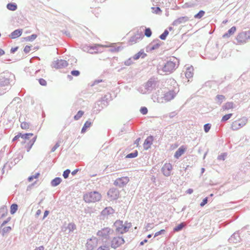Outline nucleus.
Masks as SVG:
<instances>
[{
  "label": "nucleus",
  "instance_id": "5701e85b",
  "mask_svg": "<svg viewBox=\"0 0 250 250\" xmlns=\"http://www.w3.org/2000/svg\"><path fill=\"white\" fill-rule=\"evenodd\" d=\"M147 56L146 54L144 52V51L143 49H141L138 53L135 54L133 57V59L134 60H137L140 58H141L142 59H144L146 56Z\"/></svg>",
  "mask_w": 250,
  "mask_h": 250
},
{
  "label": "nucleus",
  "instance_id": "bb28decb",
  "mask_svg": "<svg viewBox=\"0 0 250 250\" xmlns=\"http://www.w3.org/2000/svg\"><path fill=\"white\" fill-rule=\"evenodd\" d=\"M240 237L238 233H233L231 237L229 238V241L230 242L237 243L239 241Z\"/></svg>",
  "mask_w": 250,
  "mask_h": 250
},
{
  "label": "nucleus",
  "instance_id": "a878e982",
  "mask_svg": "<svg viewBox=\"0 0 250 250\" xmlns=\"http://www.w3.org/2000/svg\"><path fill=\"white\" fill-rule=\"evenodd\" d=\"M153 6H165L167 0H150Z\"/></svg>",
  "mask_w": 250,
  "mask_h": 250
},
{
  "label": "nucleus",
  "instance_id": "72a5a7b5",
  "mask_svg": "<svg viewBox=\"0 0 250 250\" xmlns=\"http://www.w3.org/2000/svg\"><path fill=\"white\" fill-rule=\"evenodd\" d=\"M233 103L232 102H227L223 106V110H229L233 108Z\"/></svg>",
  "mask_w": 250,
  "mask_h": 250
},
{
  "label": "nucleus",
  "instance_id": "39448f33",
  "mask_svg": "<svg viewBox=\"0 0 250 250\" xmlns=\"http://www.w3.org/2000/svg\"><path fill=\"white\" fill-rule=\"evenodd\" d=\"M114 232L113 229L108 227H106L99 230L97 232V235L101 237L102 239L107 240L109 238L110 235Z\"/></svg>",
  "mask_w": 250,
  "mask_h": 250
},
{
  "label": "nucleus",
  "instance_id": "cd10ccee",
  "mask_svg": "<svg viewBox=\"0 0 250 250\" xmlns=\"http://www.w3.org/2000/svg\"><path fill=\"white\" fill-rule=\"evenodd\" d=\"M37 139V136H35L31 140H29L26 146L27 148V151L29 152L32 147L33 145H34V143L35 142L36 140Z\"/></svg>",
  "mask_w": 250,
  "mask_h": 250
},
{
  "label": "nucleus",
  "instance_id": "f3484780",
  "mask_svg": "<svg viewBox=\"0 0 250 250\" xmlns=\"http://www.w3.org/2000/svg\"><path fill=\"white\" fill-rule=\"evenodd\" d=\"M189 20V18L188 16L181 17L174 20L172 25L173 26H177L180 24L185 23Z\"/></svg>",
  "mask_w": 250,
  "mask_h": 250
},
{
  "label": "nucleus",
  "instance_id": "aec40b11",
  "mask_svg": "<svg viewBox=\"0 0 250 250\" xmlns=\"http://www.w3.org/2000/svg\"><path fill=\"white\" fill-rule=\"evenodd\" d=\"M155 86V81L152 79H150L146 83L145 85V89L147 90V91L150 92L154 88Z\"/></svg>",
  "mask_w": 250,
  "mask_h": 250
},
{
  "label": "nucleus",
  "instance_id": "bf43d9fd",
  "mask_svg": "<svg viewBox=\"0 0 250 250\" xmlns=\"http://www.w3.org/2000/svg\"><path fill=\"white\" fill-rule=\"evenodd\" d=\"M38 81H39V83L41 85H42V86H45L47 84V82L46 81L42 79V78H40L38 80Z\"/></svg>",
  "mask_w": 250,
  "mask_h": 250
},
{
  "label": "nucleus",
  "instance_id": "f03ea898",
  "mask_svg": "<svg viewBox=\"0 0 250 250\" xmlns=\"http://www.w3.org/2000/svg\"><path fill=\"white\" fill-rule=\"evenodd\" d=\"M113 226L115 228V232L117 234H122L128 231L131 227V224L127 222L124 224L123 221L118 220L115 221Z\"/></svg>",
  "mask_w": 250,
  "mask_h": 250
},
{
  "label": "nucleus",
  "instance_id": "052dcab7",
  "mask_svg": "<svg viewBox=\"0 0 250 250\" xmlns=\"http://www.w3.org/2000/svg\"><path fill=\"white\" fill-rule=\"evenodd\" d=\"M71 74L72 76L77 77L80 75V72L79 70H73L71 71Z\"/></svg>",
  "mask_w": 250,
  "mask_h": 250
},
{
  "label": "nucleus",
  "instance_id": "a19ab883",
  "mask_svg": "<svg viewBox=\"0 0 250 250\" xmlns=\"http://www.w3.org/2000/svg\"><path fill=\"white\" fill-rule=\"evenodd\" d=\"M138 152L137 150H135L134 152L132 153H130L128 154L125 158H134L138 156Z\"/></svg>",
  "mask_w": 250,
  "mask_h": 250
},
{
  "label": "nucleus",
  "instance_id": "37998d69",
  "mask_svg": "<svg viewBox=\"0 0 250 250\" xmlns=\"http://www.w3.org/2000/svg\"><path fill=\"white\" fill-rule=\"evenodd\" d=\"M169 34V31L166 29L164 32L159 36V38L162 40H165L167 38V37Z\"/></svg>",
  "mask_w": 250,
  "mask_h": 250
},
{
  "label": "nucleus",
  "instance_id": "473e14b6",
  "mask_svg": "<svg viewBox=\"0 0 250 250\" xmlns=\"http://www.w3.org/2000/svg\"><path fill=\"white\" fill-rule=\"evenodd\" d=\"M6 7L8 10L11 11H15L18 8L17 4L14 2L8 3L6 5Z\"/></svg>",
  "mask_w": 250,
  "mask_h": 250
},
{
  "label": "nucleus",
  "instance_id": "7ed1b4c3",
  "mask_svg": "<svg viewBox=\"0 0 250 250\" xmlns=\"http://www.w3.org/2000/svg\"><path fill=\"white\" fill-rule=\"evenodd\" d=\"M101 194L99 192L96 191L86 193L83 195V200L87 203L99 202L101 199Z\"/></svg>",
  "mask_w": 250,
  "mask_h": 250
},
{
  "label": "nucleus",
  "instance_id": "4c0bfd02",
  "mask_svg": "<svg viewBox=\"0 0 250 250\" xmlns=\"http://www.w3.org/2000/svg\"><path fill=\"white\" fill-rule=\"evenodd\" d=\"M185 225L184 223H181L178 226H176L173 229V231L175 232H178L181 230L184 227Z\"/></svg>",
  "mask_w": 250,
  "mask_h": 250
},
{
  "label": "nucleus",
  "instance_id": "6e6552de",
  "mask_svg": "<svg viewBox=\"0 0 250 250\" xmlns=\"http://www.w3.org/2000/svg\"><path fill=\"white\" fill-rule=\"evenodd\" d=\"M247 122V118L244 117L239 120L234 121L231 124V128L233 130H236L244 126Z\"/></svg>",
  "mask_w": 250,
  "mask_h": 250
},
{
  "label": "nucleus",
  "instance_id": "4468645a",
  "mask_svg": "<svg viewBox=\"0 0 250 250\" xmlns=\"http://www.w3.org/2000/svg\"><path fill=\"white\" fill-rule=\"evenodd\" d=\"M172 166L170 163L165 164L161 168L163 174L167 177L170 175Z\"/></svg>",
  "mask_w": 250,
  "mask_h": 250
},
{
  "label": "nucleus",
  "instance_id": "0eeeda50",
  "mask_svg": "<svg viewBox=\"0 0 250 250\" xmlns=\"http://www.w3.org/2000/svg\"><path fill=\"white\" fill-rule=\"evenodd\" d=\"M250 39V31H243L240 33L236 37L238 43L244 44Z\"/></svg>",
  "mask_w": 250,
  "mask_h": 250
},
{
  "label": "nucleus",
  "instance_id": "de8ad7c7",
  "mask_svg": "<svg viewBox=\"0 0 250 250\" xmlns=\"http://www.w3.org/2000/svg\"><path fill=\"white\" fill-rule=\"evenodd\" d=\"M33 135V134L32 133H24V134H21V138L24 140H29L30 137L32 136Z\"/></svg>",
  "mask_w": 250,
  "mask_h": 250
},
{
  "label": "nucleus",
  "instance_id": "c03bdc74",
  "mask_svg": "<svg viewBox=\"0 0 250 250\" xmlns=\"http://www.w3.org/2000/svg\"><path fill=\"white\" fill-rule=\"evenodd\" d=\"M205 12L203 10H200L199 11V12L195 14L194 16V18L195 19H201L202 17H203V16L205 15Z\"/></svg>",
  "mask_w": 250,
  "mask_h": 250
},
{
  "label": "nucleus",
  "instance_id": "4d7b16f0",
  "mask_svg": "<svg viewBox=\"0 0 250 250\" xmlns=\"http://www.w3.org/2000/svg\"><path fill=\"white\" fill-rule=\"evenodd\" d=\"M211 127V125L210 124H206L204 125V129L205 132L207 133L209 131Z\"/></svg>",
  "mask_w": 250,
  "mask_h": 250
},
{
  "label": "nucleus",
  "instance_id": "09e8293b",
  "mask_svg": "<svg viewBox=\"0 0 250 250\" xmlns=\"http://www.w3.org/2000/svg\"><path fill=\"white\" fill-rule=\"evenodd\" d=\"M232 115V114H231V113H229V114L225 115L224 116H223V117L221 119V121L223 122H226V121H228L229 119L231 117Z\"/></svg>",
  "mask_w": 250,
  "mask_h": 250
},
{
  "label": "nucleus",
  "instance_id": "dca6fc26",
  "mask_svg": "<svg viewBox=\"0 0 250 250\" xmlns=\"http://www.w3.org/2000/svg\"><path fill=\"white\" fill-rule=\"evenodd\" d=\"M156 42L155 43H153L152 42L147 45L146 47V51L147 52L152 51L154 50L158 49L161 45V42L159 40H156Z\"/></svg>",
  "mask_w": 250,
  "mask_h": 250
},
{
  "label": "nucleus",
  "instance_id": "69168bd1",
  "mask_svg": "<svg viewBox=\"0 0 250 250\" xmlns=\"http://www.w3.org/2000/svg\"><path fill=\"white\" fill-rule=\"evenodd\" d=\"M208 197H206L204 199H203V200H202V201L201 202V203H200V206L201 207H203L206 204H207L208 203Z\"/></svg>",
  "mask_w": 250,
  "mask_h": 250
},
{
  "label": "nucleus",
  "instance_id": "680f3d73",
  "mask_svg": "<svg viewBox=\"0 0 250 250\" xmlns=\"http://www.w3.org/2000/svg\"><path fill=\"white\" fill-rule=\"evenodd\" d=\"M166 232V230L164 229H162L157 232H156L155 234H154V237H156L158 235H161V234H164Z\"/></svg>",
  "mask_w": 250,
  "mask_h": 250
},
{
  "label": "nucleus",
  "instance_id": "9d476101",
  "mask_svg": "<svg viewBox=\"0 0 250 250\" xmlns=\"http://www.w3.org/2000/svg\"><path fill=\"white\" fill-rule=\"evenodd\" d=\"M125 242L124 239L122 236L114 237L111 242V247L116 249Z\"/></svg>",
  "mask_w": 250,
  "mask_h": 250
},
{
  "label": "nucleus",
  "instance_id": "13d9d810",
  "mask_svg": "<svg viewBox=\"0 0 250 250\" xmlns=\"http://www.w3.org/2000/svg\"><path fill=\"white\" fill-rule=\"evenodd\" d=\"M140 112L143 115H146L148 112L147 108L146 107H141L140 108Z\"/></svg>",
  "mask_w": 250,
  "mask_h": 250
},
{
  "label": "nucleus",
  "instance_id": "b1692460",
  "mask_svg": "<svg viewBox=\"0 0 250 250\" xmlns=\"http://www.w3.org/2000/svg\"><path fill=\"white\" fill-rule=\"evenodd\" d=\"M186 151V148L183 146H180L175 152L174 157L178 159Z\"/></svg>",
  "mask_w": 250,
  "mask_h": 250
},
{
  "label": "nucleus",
  "instance_id": "f8f14e48",
  "mask_svg": "<svg viewBox=\"0 0 250 250\" xmlns=\"http://www.w3.org/2000/svg\"><path fill=\"white\" fill-rule=\"evenodd\" d=\"M98 243V239L96 237H93L87 240L86 244L87 250H93L96 247Z\"/></svg>",
  "mask_w": 250,
  "mask_h": 250
},
{
  "label": "nucleus",
  "instance_id": "a211bd4d",
  "mask_svg": "<svg viewBox=\"0 0 250 250\" xmlns=\"http://www.w3.org/2000/svg\"><path fill=\"white\" fill-rule=\"evenodd\" d=\"M115 210L111 207L105 208L101 212V215L104 217H107L109 215L114 214Z\"/></svg>",
  "mask_w": 250,
  "mask_h": 250
},
{
  "label": "nucleus",
  "instance_id": "338daca9",
  "mask_svg": "<svg viewBox=\"0 0 250 250\" xmlns=\"http://www.w3.org/2000/svg\"><path fill=\"white\" fill-rule=\"evenodd\" d=\"M97 250H109V249L106 246H102L98 248Z\"/></svg>",
  "mask_w": 250,
  "mask_h": 250
},
{
  "label": "nucleus",
  "instance_id": "5fc2aeb1",
  "mask_svg": "<svg viewBox=\"0 0 250 250\" xmlns=\"http://www.w3.org/2000/svg\"><path fill=\"white\" fill-rule=\"evenodd\" d=\"M124 64L126 66H130L133 63V60L131 58H129L127 60L125 61L124 62Z\"/></svg>",
  "mask_w": 250,
  "mask_h": 250
},
{
  "label": "nucleus",
  "instance_id": "7c9ffc66",
  "mask_svg": "<svg viewBox=\"0 0 250 250\" xmlns=\"http://www.w3.org/2000/svg\"><path fill=\"white\" fill-rule=\"evenodd\" d=\"M92 125V122L89 121H86L85 123L84 124L83 126L82 130H81V133H84L85 132L86 130L88 128L90 127V126Z\"/></svg>",
  "mask_w": 250,
  "mask_h": 250
},
{
  "label": "nucleus",
  "instance_id": "e433bc0d",
  "mask_svg": "<svg viewBox=\"0 0 250 250\" xmlns=\"http://www.w3.org/2000/svg\"><path fill=\"white\" fill-rule=\"evenodd\" d=\"M7 213V209L5 207H3L0 208V219L5 217Z\"/></svg>",
  "mask_w": 250,
  "mask_h": 250
},
{
  "label": "nucleus",
  "instance_id": "6e6d98bb",
  "mask_svg": "<svg viewBox=\"0 0 250 250\" xmlns=\"http://www.w3.org/2000/svg\"><path fill=\"white\" fill-rule=\"evenodd\" d=\"M70 173V170L69 169H67L65 170L62 174V176L64 179H66L68 177L69 174Z\"/></svg>",
  "mask_w": 250,
  "mask_h": 250
},
{
  "label": "nucleus",
  "instance_id": "ea45409f",
  "mask_svg": "<svg viewBox=\"0 0 250 250\" xmlns=\"http://www.w3.org/2000/svg\"><path fill=\"white\" fill-rule=\"evenodd\" d=\"M18 205L16 204H13L10 207V213L11 214H14L18 209Z\"/></svg>",
  "mask_w": 250,
  "mask_h": 250
},
{
  "label": "nucleus",
  "instance_id": "774afa93",
  "mask_svg": "<svg viewBox=\"0 0 250 250\" xmlns=\"http://www.w3.org/2000/svg\"><path fill=\"white\" fill-rule=\"evenodd\" d=\"M30 46L26 45L23 50L24 52L26 54L28 53L30 51Z\"/></svg>",
  "mask_w": 250,
  "mask_h": 250
},
{
  "label": "nucleus",
  "instance_id": "ddd939ff",
  "mask_svg": "<svg viewBox=\"0 0 250 250\" xmlns=\"http://www.w3.org/2000/svg\"><path fill=\"white\" fill-rule=\"evenodd\" d=\"M107 195L111 200H116L119 197V191L116 188H111L107 192Z\"/></svg>",
  "mask_w": 250,
  "mask_h": 250
},
{
  "label": "nucleus",
  "instance_id": "f704fd0d",
  "mask_svg": "<svg viewBox=\"0 0 250 250\" xmlns=\"http://www.w3.org/2000/svg\"><path fill=\"white\" fill-rule=\"evenodd\" d=\"M193 70V68L188 67L187 69L186 72L185 73V76L187 78H190L192 77L193 73L191 72V70Z\"/></svg>",
  "mask_w": 250,
  "mask_h": 250
},
{
  "label": "nucleus",
  "instance_id": "f257e3e1",
  "mask_svg": "<svg viewBox=\"0 0 250 250\" xmlns=\"http://www.w3.org/2000/svg\"><path fill=\"white\" fill-rule=\"evenodd\" d=\"M178 66L176 59L173 57L161 63H159L157 65V69L158 73L161 75H162L163 73L169 74L173 72L178 67Z\"/></svg>",
  "mask_w": 250,
  "mask_h": 250
},
{
  "label": "nucleus",
  "instance_id": "a18cd8bd",
  "mask_svg": "<svg viewBox=\"0 0 250 250\" xmlns=\"http://www.w3.org/2000/svg\"><path fill=\"white\" fill-rule=\"evenodd\" d=\"M144 34H145V35L147 37V38H149L152 35V31H151V30L150 28H146L145 30V32H144Z\"/></svg>",
  "mask_w": 250,
  "mask_h": 250
},
{
  "label": "nucleus",
  "instance_id": "412c9836",
  "mask_svg": "<svg viewBox=\"0 0 250 250\" xmlns=\"http://www.w3.org/2000/svg\"><path fill=\"white\" fill-rule=\"evenodd\" d=\"M153 141V137L149 136L146 138L144 143V148L145 150H147L150 147Z\"/></svg>",
  "mask_w": 250,
  "mask_h": 250
},
{
  "label": "nucleus",
  "instance_id": "49530a36",
  "mask_svg": "<svg viewBox=\"0 0 250 250\" xmlns=\"http://www.w3.org/2000/svg\"><path fill=\"white\" fill-rule=\"evenodd\" d=\"M84 112L83 111H82V110H79L77 113L76 114V115H75L74 117V119L75 120H79L81 117L83 115Z\"/></svg>",
  "mask_w": 250,
  "mask_h": 250
},
{
  "label": "nucleus",
  "instance_id": "3c124183",
  "mask_svg": "<svg viewBox=\"0 0 250 250\" xmlns=\"http://www.w3.org/2000/svg\"><path fill=\"white\" fill-rule=\"evenodd\" d=\"M21 127L23 129H28L29 127V124L27 122H23L21 123Z\"/></svg>",
  "mask_w": 250,
  "mask_h": 250
},
{
  "label": "nucleus",
  "instance_id": "864d4df0",
  "mask_svg": "<svg viewBox=\"0 0 250 250\" xmlns=\"http://www.w3.org/2000/svg\"><path fill=\"white\" fill-rule=\"evenodd\" d=\"M227 154L226 153H223L217 157V159L219 160L224 161L227 157Z\"/></svg>",
  "mask_w": 250,
  "mask_h": 250
},
{
  "label": "nucleus",
  "instance_id": "4be33fe9",
  "mask_svg": "<svg viewBox=\"0 0 250 250\" xmlns=\"http://www.w3.org/2000/svg\"><path fill=\"white\" fill-rule=\"evenodd\" d=\"M22 33V29H18L13 31L10 35L9 37L12 39H15L20 37Z\"/></svg>",
  "mask_w": 250,
  "mask_h": 250
},
{
  "label": "nucleus",
  "instance_id": "1a4fd4ad",
  "mask_svg": "<svg viewBox=\"0 0 250 250\" xmlns=\"http://www.w3.org/2000/svg\"><path fill=\"white\" fill-rule=\"evenodd\" d=\"M129 179L128 177H122L121 178H118L116 179L114 182L113 184L119 188H122L124 187L129 182Z\"/></svg>",
  "mask_w": 250,
  "mask_h": 250
},
{
  "label": "nucleus",
  "instance_id": "603ef678",
  "mask_svg": "<svg viewBox=\"0 0 250 250\" xmlns=\"http://www.w3.org/2000/svg\"><path fill=\"white\" fill-rule=\"evenodd\" d=\"M11 229V227L9 226L3 228L2 230V235L4 236L5 233L9 232Z\"/></svg>",
  "mask_w": 250,
  "mask_h": 250
},
{
  "label": "nucleus",
  "instance_id": "8fccbe9b",
  "mask_svg": "<svg viewBox=\"0 0 250 250\" xmlns=\"http://www.w3.org/2000/svg\"><path fill=\"white\" fill-rule=\"evenodd\" d=\"M40 173L38 172L35 173L34 175H31L28 178V181L31 182L34 179L38 178L40 175Z\"/></svg>",
  "mask_w": 250,
  "mask_h": 250
},
{
  "label": "nucleus",
  "instance_id": "e2e57ef3",
  "mask_svg": "<svg viewBox=\"0 0 250 250\" xmlns=\"http://www.w3.org/2000/svg\"><path fill=\"white\" fill-rule=\"evenodd\" d=\"M21 99L19 97H15L13 99V101H12V102L10 103V104H12L13 103H20L21 102Z\"/></svg>",
  "mask_w": 250,
  "mask_h": 250
},
{
  "label": "nucleus",
  "instance_id": "58836bf2",
  "mask_svg": "<svg viewBox=\"0 0 250 250\" xmlns=\"http://www.w3.org/2000/svg\"><path fill=\"white\" fill-rule=\"evenodd\" d=\"M156 7H152V12L156 14H159L162 12L160 7H164V6H156Z\"/></svg>",
  "mask_w": 250,
  "mask_h": 250
},
{
  "label": "nucleus",
  "instance_id": "0e129e2a",
  "mask_svg": "<svg viewBox=\"0 0 250 250\" xmlns=\"http://www.w3.org/2000/svg\"><path fill=\"white\" fill-rule=\"evenodd\" d=\"M60 146L59 142H57L54 146L52 148L51 151L54 152Z\"/></svg>",
  "mask_w": 250,
  "mask_h": 250
},
{
  "label": "nucleus",
  "instance_id": "c85d7f7f",
  "mask_svg": "<svg viewBox=\"0 0 250 250\" xmlns=\"http://www.w3.org/2000/svg\"><path fill=\"white\" fill-rule=\"evenodd\" d=\"M225 99L226 98L225 96L223 95H217L215 98V101L216 103L220 105Z\"/></svg>",
  "mask_w": 250,
  "mask_h": 250
},
{
  "label": "nucleus",
  "instance_id": "2f4dec72",
  "mask_svg": "<svg viewBox=\"0 0 250 250\" xmlns=\"http://www.w3.org/2000/svg\"><path fill=\"white\" fill-rule=\"evenodd\" d=\"M22 157L21 156L19 155L18 157L14 158L13 160L10 162V163L8 166L9 169H11L12 167L15 166L17 163H18Z\"/></svg>",
  "mask_w": 250,
  "mask_h": 250
},
{
  "label": "nucleus",
  "instance_id": "9b49d317",
  "mask_svg": "<svg viewBox=\"0 0 250 250\" xmlns=\"http://www.w3.org/2000/svg\"><path fill=\"white\" fill-rule=\"evenodd\" d=\"M9 74L3 73L0 75V86H7L10 84Z\"/></svg>",
  "mask_w": 250,
  "mask_h": 250
},
{
  "label": "nucleus",
  "instance_id": "6ab92c4d",
  "mask_svg": "<svg viewBox=\"0 0 250 250\" xmlns=\"http://www.w3.org/2000/svg\"><path fill=\"white\" fill-rule=\"evenodd\" d=\"M143 37L142 34L138 32L134 36H132L129 39V42L131 43V44H134L141 40Z\"/></svg>",
  "mask_w": 250,
  "mask_h": 250
},
{
  "label": "nucleus",
  "instance_id": "c756f323",
  "mask_svg": "<svg viewBox=\"0 0 250 250\" xmlns=\"http://www.w3.org/2000/svg\"><path fill=\"white\" fill-rule=\"evenodd\" d=\"M62 181L60 177H56L51 181V185L52 187H56L61 183Z\"/></svg>",
  "mask_w": 250,
  "mask_h": 250
},
{
  "label": "nucleus",
  "instance_id": "20e7f679",
  "mask_svg": "<svg viewBox=\"0 0 250 250\" xmlns=\"http://www.w3.org/2000/svg\"><path fill=\"white\" fill-rule=\"evenodd\" d=\"M108 105V98L107 95H104L100 100L97 101L93 107V112L99 113L103 109Z\"/></svg>",
  "mask_w": 250,
  "mask_h": 250
},
{
  "label": "nucleus",
  "instance_id": "393cba45",
  "mask_svg": "<svg viewBox=\"0 0 250 250\" xmlns=\"http://www.w3.org/2000/svg\"><path fill=\"white\" fill-rule=\"evenodd\" d=\"M236 28L235 26L231 27L225 34L223 35V38H229L233 35L236 31Z\"/></svg>",
  "mask_w": 250,
  "mask_h": 250
},
{
  "label": "nucleus",
  "instance_id": "79ce46f5",
  "mask_svg": "<svg viewBox=\"0 0 250 250\" xmlns=\"http://www.w3.org/2000/svg\"><path fill=\"white\" fill-rule=\"evenodd\" d=\"M37 37V35L36 34H32L31 36H27L24 38L26 41L28 42H32L35 40Z\"/></svg>",
  "mask_w": 250,
  "mask_h": 250
},
{
  "label": "nucleus",
  "instance_id": "2eb2a0df",
  "mask_svg": "<svg viewBox=\"0 0 250 250\" xmlns=\"http://www.w3.org/2000/svg\"><path fill=\"white\" fill-rule=\"evenodd\" d=\"M67 65V61L64 60H58L53 62V67L57 69L64 68Z\"/></svg>",
  "mask_w": 250,
  "mask_h": 250
},
{
  "label": "nucleus",
  "instance_id": "423d86ee",
  "mask_svg": "<svg viewBox=\"0 0 250 250\" xmlns=\"http://www.w3.org/2000/svg\"><path fill=\"white\" fill-rule=\"evenodd\" d=\"M176 93L173 90H169L164 94V97L162 98L157 97L156 101L158 103H163L164 100L165 102H168L172 100L176 96Z\"/></svg>",
  "mask_w": 250,
  "mask_h": 250
},
{
  "label": "nucleus",
  "instance_id": "c9c22d12",
  "mask_svg": "<svg viewBox=\"0 0 250 250\" xmlns=\"http://www.w3.org/2000/svg\"><path fill=\"white\" fill-rule=\"evenodd\" d=\"M76 229V226L74 223H69L67 229L69 230V232H72Z\"/></svg>",
  "mask_w": 250,
  "mask_h": 250
}]
</instances>
